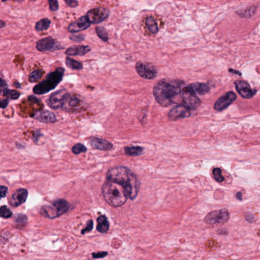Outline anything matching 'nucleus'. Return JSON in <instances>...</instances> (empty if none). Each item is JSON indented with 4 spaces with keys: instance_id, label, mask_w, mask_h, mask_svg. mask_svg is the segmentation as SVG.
<instances>
[{
    "instance_id": "f257e3e1",
    "label": "nucleus",
    "mask_w": 260,
    "mask_h": 260,
    "mask_svg": "<svg viewBox=\"0 0 260 260\" xmlns=\"http://www.w3.org/2000/svg\"><path fill=\"white\" fill-rule=\"evenodd\" d=\"M181 93L179 86H175L166 79L158 81L153 87V95L155 102L163 107H167L175 103V97ZM180 96L183 105L185 107L190 115H195V111L200 105V100L193 92L188 91L187 87L183 88Z\"/></svg>"
},
{
    "instance_id": "f03ea898",
    "label": "nucleus",
    "mask_w": 260,
    "mask_h": 260,
    "mask_svg": "<svg viewBox=\"0 0 260 260\" xmlns=\"http://www.w3.org/2000/svg\"><path fill=\"white\" fill-rule=\"evenodd\" d=\"M65 71L63 67H57L54 71L49 73L45 79L34 87L33 92L36 94L42 95L54 89L62 81Z\"/></svg>"
},
{
    "instance_id": "7ed1b4c3",
    "label": "nucleus",
    "mask_w": 260,
    "mask_h": 260,
    "mask_svg": "<svg viewBox=\"0 0 260 260\" xmlns=\"http://www.w3.org/2000/svg\"><path fill=\"white\" fill-rule=\"evenodd\" d=\"M122 186L110 181H106L102 186L104 200L111 206L117 208L122 206L126 199L121 192Z\"/></svg>"
},
{
    "instance_id": "20e7f679",
    "label": "nucleus",
    "mask_w": 260,
    "mask_h": 260,
    "mask_svg": "<svg viewBox=\"0 0 260 260\" xmlns=\"http://www.w3.org/2000/svg\"><path fill=\"white\" fill-rule=\"evenodd\" d=\"M137 176L132 173L127 168L120 166L109 170L107 173V180L122 186L126 183L130 182L131 178Z\"/></svg>"
},
{
    "instance_id": "39448f33",
    "label": "nucleus",
    "mask_w": 260,
    "mask_h": 260,
    "mask_svg": "<svg viewBox=\"0 0 260 260\" xmlns=\"http://www.w3.org/2000/svg\"><path fill=\"white\" fill-rule=\"evenodd\" d=\"M70 98V93L65 90H58L50 94L48 105L53 109H58L66 105Z\"/></svg>"
},
{
    "instance_id": "423d86ee",
    "label": "nucleus",
    "mask_w": 260,
    "mask_h": 260,
    "mask_svg": "<svg viewBox=\"0 0 260 260\" xmlns=\"http://www.w3.org/2000/svg\"><path fill=\"white\" fill-rule=\"evenodd\" d=\"M130 182L126 183L122 186L123 189V196L127 199L128 197L131 200H135L140 191L141 182L137 177L131 178Z\"/></svg>"
},
{
    "instance_id": "0eeeda50",
    "label": "nucleus",
    "mask_w": 260,
    "mask_h": 260,
    "mask_svg": "<svg viewBox=\"0 0 260 260\" xmlns=\"http://www.w3.org/2000/svg\"><path fill=\"white\" fill-rule=\"evenodd\" d=\"M36 47L39 51L42 52L45 51H54L63 49L57 41L50 37L38 41Z\"/></svg>"
},
{
    "instance_id": "6e6552de",
    "label": "nucleus",
    "mask_w": 260,
    "mask_h": 260,
    "mask_svg": "<svg viewBox=\"0 0 260 260\" xmlns=\"http://www.w3.org/2000/svg\"><path fill=\"white\" fill-rule=\"evenodd\" d=\"M136 69L138 74L145 79H153L157 76V69L151 64H143L137 62L136 64Z\"/></svg>"
},
{
    "instance_id": "1a4fd4ad",
    "label": "nucleus",
    "mask_w": 260,
    "mask_h": 260,
    "mask_svg": "<svg viewBox=\"0 0 260 260\" xmlns=\"http://www.w3.org/2000/svg\"><path fill=\"white\" fill-rule=\"evenodd\" d=\"M234 84L237 92L244 99H251L257 92L255 89H252L250 84L245 81H235Z\"/></svg>"
},
{
    "instance_id": "9d476101",
    "label": "nucleus",
    "mask_w": 260,
    "mask_h": 260,
    "mask_svg": "<svg viewBox=\"0 0 260 260\" xmlns=\"http://www.w3.org/2000/svg\"><path fill=\"white\" fill-rule=\"evenodd\" d=\"M237 94L234 91L227 92L225 95L220 97L214 104V108L218 111L226 109L236 100Z\"/></svg>"
},
{
    "instance_id": "9b49d317",
    "label": "nucleus",
    "mask_w": 260,
    "mask_h": 260,
    "mask_svg": "<svg viewBox=\"0 0 260 260\" xmlns=\"http://www.w3.org/2000/svg\"><path fill=\"white\" fill-rule=\"evenodd\" d=\"M91 23H99L105 20L109 15V12L104 8L93 9L87 12Z\"/></svg>"
},
{
    "instance_id": "f8f14e48",
    "label": "nucleus",
    "mask_w": 260,
    "mask_h": 260,
    "mask_svg": "<svg viewBox=\"0 0 260 260\" xmlns=\"http://www.w3.org/2000/svg\"><path fill=\"white\" fill-rule=\"evenodd\" d=\"M168 115L170 119L173 121L191 116L189 111L187 110L182 104H178L174 108L171 109Z\"/></svg>"
},
{
    "instance_id": "ddd939ff",
    "label": "nucleus",
    "mask_w": 260,
    "mask_h": 260,
    "mask_svg": "<svg viewBox=\"0 0 260 260\" xmlns=\"http://www.w3.org/2000/svg\"><path fill=\"white\" fill-rule=\"evenodd\" d=\"M206 218L210 222L223 223L229 219V215L228 212L223 209L212 211L207 216Z\"/></svg>"
},
{
    "instance_id": "4468645a",
    "label": "nucleus",
    "mask_w": 260,
    "mask_h": 260,
    "mask_svg": "<svg viewBox=\"0 0 260 260\" xmlns=\"http://www.w3.org/2000/svg\"><path fill=\"white\" fill-rule=\"evenodd\" d=\"M90 144L94 149L107 151L112 149L113 145L104 139L93 137L91 139Z\"/></svg>"
},
{
    "instance_id": "2eb2a0df",
    "label": "nucleus",
    "mask_w": 260,
    "mask_h": 260,
    "mask_svg": "<svg viewBox=\"0 0 260 260\" xmlns=\"http://www.w3.org/2000/svg\"><path fill=\"white\" fill-rule=\"evenodd\" d=\"M28 191L24 188L19 189L17 193L12 195V199L10 201V204L13 207H18L24 203L27 199Z\"/></svg>"
},
{
    "instance_id": "dca6fc26",
    "label": "nucleus",
    "mask_w": 260,
    "mask_h": 260,
    "mask_svg": "<svg viewBox=\"0 0 260 260\" xmlns=\"http://www.w3.org/2000/svg\"><path fill=\"white\" fill-rule=\"evenodd\" d=\"M188 91L193 92L196 94L202 95L208 92L209 87L205 83H194L189 84L186 86Z\"/></svg>"
},
{
    "instance_id": "f3484780",
    "label": "nucleus",
    "mask_w": 260,
    "mask_h": 260,
    "mask_svg": "<svg viewBox=\"0 0 260 260\" xmlns=\"http://www.w3.org/2000/svg\"><path fill=\"white\" fill-rule=\"evenodd\" d=\"M36 119L44 123H53L56 121V116L51 111H41L40 110L39 115L36 117Z\"/></svg>"
},
{
    "instance_id": "a211bd4d",
    "label": "nucleus",
    "mask_w": 260,
    "mask_h": 260,
    "mask_svg": "<svg viewBox=\"0 0 260 260\" xmlns=\"http://www.w3.org/2000/svg\"><path fill=\"white\" fill-rule=\"evenodd\" d=\"M14 227L18 230H22L27 225V217L21 213L14 214L13 217Z\"/></svg>"
},
{
    "instance_id": "6ab92c4d",
    "label": "nucleus",
    "mask_w": 260,
    "mask_h": 260,
    "mask_svg": "<svg viewBox=\"0 0 260 260\" xmlns=\"http://www.w3.org/2000/svg\"><path fill=\"white\" fill-rule=\"evenodd\" d=\"M96 220L98 222L96 230L102 233H106L110 226L107 217L105 215H102L98 217Z\"/></svg>"
},
{
    "instance_id": "aec40b11",
    "label": "nucleus",
    "mask_w": 260,
    "mask_h": 260,
    "mask_svg": "<svg viewBox=\"0 0 260 260\" xmlns=\"http://www.w3.org/2000/svg\"><path fill=\"white\" fill-rule=\"evenodd\" d=\"M144 148L141 146H125L123 147L124 154L127 156L136 157L142 154Z\"/></svg>"
},
{
    "instance_id": "412c9836",
    "label": "nucleus",
    "mask_w": 260,
    "mask_h": 260,
    "mask_svg": "<svg viewBox=\"0 0 260 260\" xmlns=\"http://www.w3.org/2000/svg\"><path fill=\"white\" fill-rule=\"evenodd\" d=\"M52 207L53 209L56 208V215H55V217L66 213L69 209L67 202L63 200L54 202L52 205Z\"/></svg>"
},
{
    "instance_id": "4be33fe9",
    "label": "nucleus",
    "mask_w": 260,
    "mask_h": 260,
    "mask_svg": "<svg viewBox=\"0 0 260 260\" xmlns=\"http://www.w3.org/2000/svg\"><path fill=\"white\" fill-rule=\"evenodd\" d=\"M66 64L73 70H81L83 68L81 62L68 56L66 58Z\"/></svg>"
},
{
    "instance_id": "5701e85b",
    "label": "nucleus",
    "mask_w": 260,
    "mask_h": 260,
    "mask_svg": "<svg viewBox=\"0 0 260 260\" xmlns=\"http://www.w3.org/2000/svg\"><path fill=\"white\" fill-rule=\"evenodd\" d=\"M78 27L80 30H85L89 27L91 23L90 19L88 14L86 16L81 17L78 22H77Z\"/></svg>"
},
{
    "instance_id": "b1692460",
    "label": "nucleus",
    "mask_w": 260,
    "mask_h": 260,
    "mask_svg": "<svg viewBox=\"0 0 260 260\" xmlns=\"http://www.w3.org/2000/svg\"><path fill=\"white\" fill-rule=\"evenodd\" d=\"M28 104L31 107L33 110L40 109V100L34 95H30L27 98Z\"/></svg>"
},
{
    "instance_id": "393cba45",
    "label": "nucleus",
    "mask_w": 260,
    "mask_h": 260,
    "mask_svg": "<svg viewBox=\"0 0 260 260\" xmlns=\"http://www.w3.org/2000/svg\"><path fill=\"white\" fill-rule=\"evenodd\" d=\"M43 73L41 69H36L31 72L28 76V81L31 82H35L42 78Z\"/></svg>"
},
{
    "instance_id": "a878e982",
    "label": "nucleus",
    "mask_w": 260,
    "mask_h": 260,
    "mask_svg": "<svg viewBox=\"0 0 260 260\" xmlns=\"http://www.w3.org/2000/svg\"><path fill=\"white\" fill-rule=\"evenodd\" d=\"M51 21L48 19H42L36 23L35 28L38 31L46 30L49 27Z\"/></svg>"
},
{
    "instance_id": "bb28decb",
    "label": "nucleus",
    "mask_w": 260,
    "mask_h": 260,
    "mask_svg": "<svg viewBox=\"0 0 260 260\" xmlns=\"http://www.w3.org/2000/svg\"><path fill=\"white\" fill-rule=\"evenodd\" d=\"M4 96H7L11 100H17L19 99L20 94L18 91L15 89H11L8 88L4 91Z\"/></svg>"
},
{
    "instance_id": "cd10ccee",
    "label": "nucleus",
    "mask_w": 260,
    "mask_h": 260,
    "mask_svg": "<svg viewBox=\"0 0 260 260\" xmlns=\"http://www.w3.org/2000/svg\"><path fill=\"white\" fill-rule=\"evenodd\" d=\"M13 212L7 205H3L0 207V217L8 219L12 216Z\"/></svg>"
},
{
    "instance_id": "c85d7f7f",
    "label": "nucleus",
    "mask_w": 260,
    "mask_h": 260,
    "mask_svg": "<svg viewBox=\"0 0 260 260\" xmlns=\"http://www.w3.org/2000/svg\"><path fill=\"white\" fill-rule=\"evenodd\" d=\"M54 210V209L52 208V205L50 206H43L40 209V213L42 216L44 217H48L50 219H53L55 217V214H50V212L51 210Z\"/></svg>"
},
{
    "instance_id": "c756f323",
    "label": "nucleus",
    "mask_w": 260,
    "mask_h": 260,
    "mask_svg": "<svg viewBox=\"0 0 260 260\" xmlns=\"http://www.w3.org/2000/svg\"><path fill=\"white\" fill-rule=\"evenodd\" d=\"M87 151L86 147L82 143H77L72 148V151L75 154L78 155Z\"/></svg>"
},
{
    "instance_id": "7c9ffc66",
    "label": "nucleus",
    "mask_w": 260,
    "mask_h": 260,
    "mask_svg": "<svg viewBox=\"0 0 260 260\" xmlns=\"http://www.w3.org/2000/svg\"><path fill=\"white\" fill-rule=\"evenodd\" d=\"M256 10L255 6H251L241 11L240 13L238 12V14L243 17L249 18L255 13Z\"/></svg>"
},
{
    "instance_id": "2f4dec72",
    "label": "nucleus",
    "mask_w": 260,
    "mask_h": 260,
    "mask_svg": "<svg viewBox=\"0 0 260 260\" xmlns=\"http://www.w3.org/2000/svg\"><path fill=\"white\" fill-rule=\"evenodd\" d=\"M96 31L98 37L104 42H107L108 40V33L105 27H98Z\"/></svg>"
},
{
    "instance_id": "473e14b6",
    "label": "nucleus",
    "mask_w": 260,
    "mask_h": 260,
    "mask_svg": "<svg viewBox=\"0 0 260 260\" xmlns=\"http://www.w3.org/2000/svg\"><path fill=\"white\" fill-rule=\"evenodd\" d=\"M213 178L218 182H222L224 180V177L221 175V170L219 168H214L212 171Z\"/></svg>"
},
{
    "instance_id": "72a5a7b5",
    "label": "nucleus",
    "mask_w": 260,
    "mask_h": 260,
    "mask_svg": "<svg viewBox=\"0 0 260 260\" xmlns=\"http://www.w3.org/2000/svg\"><path fill=\"white\" fill-rule=\"evenodd\" d=\"M78 55H84L91 51V48L88 45H76Z\"/></svg>"
},
{
    "instance_id": "f704fd0d",
    "label": "nucleus",
    "mask_w": 260,
    "mask_h": 260,
    "mask_svg": "<svg viewBox=\"0 0 260 260\" xmlns=\"http://www.w3.org/2000/svg\"><path fill=\"white\" fill-rule=\"evenodd\" d=\"M43 137V135L38 131L33 132L32 134V139L37 145H41L43 143V141L41 140Z\"/></svg>"
},
{
    "instance_id": "c9c22d12",
    "label": "nucleus",
    "mask_w": 260,
    "mask_h": 260,
    "mask_svg": "<svg viewBox=\"0 0 260 260\" xmlns=\"http://www.w3.org/2000/svg\"><path fill=\"white\" fill-rule=\"evenodd\" d=\"M93 227V221L92 219L88 220L86 223V227L81 230V234L84 235L86 233L90 232L92 230Z\"/></svg>"
},
{
    "instance_id": "e433bc0d",
    "label": "nucleus",
    "mask_w": 260,
    "mask_h": 260,
    "mask_svg": "<svg viewBox=\"0 0 260 260\" xmlns=\"http://www.w3.org/2000/svg\"><path fill=\"white\" fill-rule=\"evenodd\" d=\"M85 36L83 34L73 35L70 37V40L76 42L80 43L84 40Z\"/></svg>"
},
{
    "instance_id": "4c0bfd02",
    "label": "nucleus",
    "mask_w": 260,
    "mask_h": 260,
    "mask_svg": "<svg viewBox=\"0 0 260 260\" xmlns=\"http://www.w3.org/2000/svg\"><path fill=\"white\" fill-rule=\"evenodd\" d=\"M50 9L52 11H56L58 9V3L57 0H49Z\"/></svg>"
},
{
    "instance_id": "58836bf2",
    "label": "nucleus",
    "mask_w": 260,
    "mask_h": 260,
    "mask_svg": "<svg viewBox=\"0 0 260 260\" xmlns=\"http://www.w3.org/2000/svg\"><path fill=\"white\" fill-rule=\"evenodd\" d=\"M65 54L69 56L78 55L76 45L73 46L68 48V49L66 51Z\"/></svg>"
},
{
    "instance_id": "ea45409f",
    "label": "nucleus",
    "mask_w": 260,
    "mask_h": 260,
    "mask_svg": "<svg viewBox=\"0 0 260 260\" xmlns=\"http://www.w3.org/2000/svg\"><path fill=\"white\" fill-rule=\"evenodd\" d=\"M80 102V100L76 97H72L70 94V98L68 103L71 107L77 106Z\"/></svg>"
},
{
    "instance_id": "a19ab883",
    "label": "nucleus",
    "mask_w": 260,
    "mask_h": 260,
    "mask_svg": "<svg viewBox=\"0 0 260 260\" xmlns=\"http://www.w3.org/2000/svg\"><path fill=\"white\" fill-rule=\"evenodd\" d=\"M68 30L71 32H76L80 30L77 22L71 23L68 27Z\"/></svg>"
},
{
    "instance_id": "79ce46f5",
    "label": "nucleus",
    "mask_w": 260,
    "mask_h": 260,
    "mask_svg": "<svg viewBox=\"0 0 260 260\" xmlns=\"http://www.w3.org/2000/svg\"><path fill=\"white\" fill-rule=\"evenodd\" d=\"M8 87V84L7 81L0 77V94Z\"/></svg>"
},
{
    "instance_id": "37998d69",
    "label": "nucleus",
    "mask_w": 260,
    "mask_h": 260,
    "mask_svg": "<svg viewBox=\"0 0 260 260\" xmlns=\"http://www.w3.org/2000/svg\"><path fill=\"white\" fill-rule=\"evenodd\" d=\"M147 112L145 110H143L139 118L140 122L143 125L147 123Z\"/></svg>"
},
{
    "instance_id": "c03bdc74",
    "label": "nucleus",
    "mask_w": 260,
    "mask_h": 260,
    "mask_svg": "<svg viewBox=\"0 0 260 260\" xmlns=\"http://www.w3.org/2000/svg\"><path fill=\"white\" fill-rule=\"evenodd\" d=\"M108 254V253L107 251L92 252V256L93 258H103L106 256Z\"/></svg>"
},
{
    "instance_id": "a18cd8bd",
    "label": "nucleus",
    "mask_w": 260,
    "mask_h": 260,
    "mask_svg": "<svg viewBox=\"0 0 260 260\" xmlns=\"http://www.w3.org/2000/svg\"><path fill=\"white\" fill-rule=\"evenodd\" d=\"M10 237V234L8 232H6L3 234V235L1 236V242L3 244H5L9 241V239Z\"/></svg>"
},
{
    "instance_id": "49530a36",
    "label": "nucleus",
    "mask_w": 260,
    "mask_h": 260,
    "mask_svg": "<svg viewBox=\"0 0 260 260\" xmlns=\"http://www.w3.org/2000/svg\"><path fill=\"white\" fill-rule=\"evenodd\" d=\"M66 4L72 8H75L78 5L77 0H64Z\"/></svg>"
},
{
    "instance_id": "de8ad7c7",
    "label": "nucleus",
    "mask_w": 260,
    "mask_h": 260,
    "mask_svg": "<svg viewBox=\"0 0 260 260\" xmlns=\"http://www.w3.org/2000/svg\"><path fill=\"white\" fill-rule=\"evenodd\" d=\"M147 27L149 30L153 34L156 33L158 31L157 25L155 22L154 23V24L149 25Z\"/></svg>"
},
{
    "instance_id": "09e8293b",
    "label": "nucleus",
    "mask_w": 260,
    "mask_h": 260,
    "mask_svg": "<svg viewBox=\"0 0 260 260\" xmlns=\"http://www.w3.org/2000/svg\"><path fill=\"white\" fill-rule=\"evenodd\" d=\"M245 217L246 221L252 223L254 221V217L252 213H245Z\"/></svg>"
},
{
    "instance_id": "8fccbe9b",
    "label": "nucleus",
    "mask_w": 260,
    "mask_h": 260,
    "mask_svg": "<svg viewBox=\"0 0 260 260\" xmlns=\"http://www.w3.org/2000/svg\"><path fill=\"white\" fill-rule=\"evenodd\" d=\"M9 100L8 99L0 100V108L5 109L7 108L9 104Z\"/></svg>"
},
{
    "instance_id": "3c124183",
    "label": "nucleus",
    "mask_w": 260,
    "mask_h": 260,
    "mask_svg": "<svg viewBox=\"0 0 260 260\" xmlns=\"http://www.w3.org/2000/svg\"><path fill=\"white\" fill-rule=\"evenodd\" d=\"M155 22L154 21V20L152 18V17H149L147 18L145 23H146V26L148 27L149 25L154 24V23Z\"/></svg>"
},
{
    "instance_id": "603ef678",
    "label": "nucleus",
    "mask_w": 260,
    "mask_h": 260,
    "mask_svg": "<svg viewBox=\"0 0 260 260\" xmlns=\"http://www.w3.org/2000/svg\"><path fill=\"white\" fill-rule=\"evenodd\" d=\"M40 110H41V108L40 109H36V110H34L36 111V112H33L30 114V117L31 118H34L35 116H38L39 114H38V112H40Z\"/></svg>"
},
{
    "instance_id": "864d4df0",
    "label": "nucleus",
    "mask_w": 260,
    "mask_h": 260,
    "mask_svg": "<svg viewBox=\"0 0 260 260\" xmlns=\"http://www.w3.org/2000/svg\"><path fill=\"white\" fill-rule=\"evenodd\" d=\"M13 86L16 88L20 89L21 88V84L18 81H15L13 83Z\"/></svg>"
},
{
    "instance_id": "5fc2aeb1",
    "label": "nucleus",
    "mask_w": 260,
    "mask_h": 260,
    "mask_svg": "<svg viewBox=\"0 0 260 260\" xmlns=\"http://www.w3.org/2000/svg\"><path fill=\"white\" fill-rule=\"evenodd\" d=\"M236 198L239 201L242 200V193L241 192H238L236 194Z\"/></svg>"
},
{
    "instance_id": "6e6d98bb",
    "label": "nucleus",
    "mask_w": 260,
    "mask_h": 260,
    "mask_svg": "<svg viewBox=\"0 0 260 260\" xmlns=\"http://www.w3.org/2000/svg\"><path fill=\"white\" fill-rule=\"evenodd\" d=\"M6 26V23L2 20H0V28H3Z\"/></svg>"
},
{
    "instance_id": "4d7b16f0",
    "label": "nucleus",
    "mask_w": 260,
    "mask_h": 260,
    "mask_svg": "<svg viewBox=\"0 0 260 260\" xmlns=\"http://www.w3.org/2000/svg\"><path fill=\"white\" fill-rule=\"evenodd\" d=\"M218 232H219V234H221V235H222V234H228V233H227V232L225 230H219Z\"/></svg>"
},
{
    "instance_id": "13d9d810",
    "label": "nucleus",
    "mask_w": 260,
    "mask_h": 260,
    "mask_svg": "<svg viewBox=\"0 0 260 260\" xmlns=\"http://www.w3.org/2000/svg\"><path fill=\"white\" fill-rule=\"evenodd\" d=\"M53 214H54L55 215H56V208H54V210H51V211L50 212V215H53Z\"/></svg>"
},
{
    "instance_id": "bf43d9fd",
    "label": "nucleus",
    "mask_w": 260,
    "mask_h": 260,
    "mask_svg": "<svg viewBox=\"0 0 260 260\" xmlns=\"http://www.w3.org/2000/svg\"><path fill=\"white\" fill-rule=\"evenodd\" d=\"M16 146L18 148H24V147L20 144H16Z\"/></svg>"
},
{
    "instance_id": "052dcab7",
    "label": "nucleus",
    "mask_w": 260,
    "mask_h": 260,
    "mask_svg": "<svg viewBox=\"0 0 260 260\" xmlns=\"http://www.w3.org/2000/svg\"><path fill=\"white\" fill-rule=\"evenodd\" d=\"M234 71L235 70L234 69H232V68L229 69V71L230 72H234Z\"/></svg>"
},
{
    "instance_id": "680f3d73",
    "label": "nucleus",
    "mask_w": 260,
    "mask_h": 260,
    "mask_svg": "<svg viewBox=\"0 0 260 260\" xmlns=\"http://www.w3.org/2000/svg\"><path fill=\"white\" fill-rule=\"evenodd\" d=\"M234 72H235V73L236 74H239V71H238L235 70V71H234Z\"/></svg>"
},
{
    "instance_id": "e2e57ef3",
    "label": "nucleus",
    "mask_w": 260,
    "mask_h": 260,
    "mask_svg": "<svg viewBox=\"0 0 260 260\" xmlns=\"http://www.w3.org/2000/svg\"><path fill=\"white\" fill-rule=\"evenodd\" d=\"M7 1H8V0H2V1L3 2H5Z\"/></svg>"
},
{
    "instance_id": "0e129e2a",
    "label": "nucleus",
    "mask_w": 260,
    "mask_h": 260,
    "mask_svg": "<svg viewBox=\"0 0 260 260\" xmlns=\"http://www.w3.org/2000/svg\"><path fill=\"white\" fill-rule=\"evenodd\" d=\"M88 87H90V89H91V88H92V89H93V87H91V86H89Z\"/></svg>"
},
{
    "instance_id": "69168bd1",
    "label": "nucleus",
    "mask_w": 260,
    "mask_h": 260,
    "mask_svg": "<svg viewBox=\"0 0 260 260\" xmlns=\"http://www.w3.org/2000/svg\"><path fill=\"white\" fill-rule=\"evenodd\" d=\"M88 87H90V89H91V88H92V89H93V87H91V86H89Z\"/></svg>"
}]
</instances>
